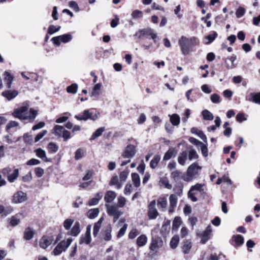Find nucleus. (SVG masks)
Masks as SVG:
<instances>
[{
  "label": "nucleus",
  "instance_id": "obj_15",
  "mask_svg": "<svg viewBox=\"0 0 260 260\" xmlns=\"http://www.w3.org/2000/svg\"><path fill=\"white\" fill-rule=\"evenodd\" d=\"M35 152L36 153V155L42 159L43 160L45 161V162H50L51 161L50 159H48L46 157V153L45 150H43L41 148H38L35 150Z\"/></svg>",
  "mask_w": 260,
  "mask_h": 260
},
{
  "label": "nucleus",
  "instance_id": "obj_19",
  "mask_svg": "<svg viewBox=\"0 0 260 260\" xmlns=\"http://www.w3.org/2000/svg\"><path fill=\"white\" fill-rule=\"evenodd\" d=\"M80 223L76 221L71 231L69 232V235L72 236H77L80 233Z\"/></svg>",
  "mask_w": 260,
  "mask_h": 260
},
{
  "label": "nucleus",
  "instance_id": "obj_21",
  "mask_svg": "<svg viewBox=\"0 0 260 260\" xmlns=\"http://www.w3.org/2000/svg\"><path fill=\"white\" fill-rule=\"evenodd\" d=\"M35 233V231L32 228H27L24 233V239L26 240H30L34 237Z\"/></svg>",
  "mask_w": 260,
  "mask_h": 260
},
{
  "label": "nucleus",
  "instance_id": "obj_28",
  "mask_svg": "<svg viewBox=\"0 0 260 260\" xmlns=\"http://www.w3.org/2000/svg\"><path fill=\"white\" fill-rule=\"evenodd\" d=\"M170 120L171 123L174 126H178L180 121V118L179 115L177 114H173L169 115Z\"/></svg>",
  "mask_w": 260,
  "mask_h": 260
},
{
  "label": "nucleus",
  "instance_id": "obj_23",
  "mask_svg": "<svg viewBox=\"0 0 260 260\" xmlns=\"http://www.w3.org/2000/svg\"><path fill=\"white\" fill-rule=\"evenodd\" d=\"M104 220V217H101L99 220L94 223L93 228V234L94 237H96L99 233V232L101 228L102 222Z\"/></svg>",
  "mask_w": 260,
  "mask_h": 260
},
{
  "label": "nucleus",
  "instance_id": "obj_29",
  "mask_svg": "<svg viewBox=\"0 0 260 260\" xmlns=\"http://www.w3.org/2000/svg\"><path fill=\"white\" fill-rule=\"evenodd\" d=\"M19 174V171L18 169H15L14 170L13 172L11 174H9L8 175L7 179L8 180L12 183L14 182V181L18 178Z\"/></svg>",
  "mask_w": 260,
  "mask_h": 260
},
{
  "label": "nucleus",
  "instance_id": "obj_2",
  "mask_svg": "<svg viewBox=\"0 0 260 260\" xmlns=\"http://www.w3.org/2000/svg\"><path fill=\"white\" fill-rule=\"evenodd\" d=\"M99 115V113L95 110H85L82 113L76 115L75 118L80 121H86L88 119L95 121L98 119Z\"/></svg>",
  "mask_w": 260,
  "mask_h": 260
},
{
  "label": "nucleus",
  "instance_id": "obj_34",
  "mask_svg": "<svg viewBox=\"0 0 260 260\" xmlns=\"http://www.w3.org/2000/svg\"><path fill=\"white\" fill-rule=\"evenodd\" d=\"M22 215V214L19 213L14 216H12L10 219V223L12 226L18 225L20 223V219L18 218V215Z\"/></svg>",
  "mask_w": 260,
  "mask_h": 260
},
{
  "label": "nucleus",
  "instance_id": "obj_17",
  "mask_svg": "<svg viewBox=\"0 0 260 260\" xmlns=\"http://www.w3.org/2000/svg\"><path fill=\"white\" fill-rule=\"evenodd\" d=\"M116 197V193L111 190L108 191L104 197V200L106 202L110 203L112 202Z\"/></svg>",
  "mask_w": 260,
  "mask_h": 260
},
{
  "label": "nucleus",
  "instance_id": "obj_64",
  "mask_svg": "<svg viewBox=\"0 0 260 260\" xmlns=\"http://www.w3.org/2000/svg\"><path fill=\"white\" fill-rule=\"evenodd\" d=\"M69 5L70 7L75 12H78L79 11V6L76 2L71 1L70 2Z\"/></svg>",
  "mask_w": 260,
  "mask_h": 260
},
{
  "label": "nucleus",
  "instance_id": "obj_42",
  "mask_svg": "<svg viewBox=\"0 0 260 260\" xmlns=\"http://www.w3.org/2000/svg\"><path fill=\"white\" fill-rule=\"evenodd\" d=\"M251 100L249 101H252L256 104H260V92L258 93H250Z\"/></svg>",
  "mask_w": 260,
  "mask_h": 260
},
{
  "label": "nucleus",
  "instance_id": "obj_11",
  "mask_svg": "<svg viewBox=\"0 0 260 260\" xmlns=\"http://www.w3.org/2000/svg\"><path fill=\"white\" fill-rule=\"evenodd\" d=\"M178 202V198L176 194H171L169 197V212L170 213H173L175 211Z\"/></svg>",
  "mask_w": 260,
  "mask_h": 260
},
{
  "label": "nucleus",
  "instance_id": "obj_48",
  "mask_svg": "<svg viewBox=\"0 0 260 260\" xmlns=\"http://www.w3.org/2000/svg\"><path fill=\"white\" fill-rule=\"evenodd\" d=\"M181 172L178 170H175L171 172V177L175 181L178 180L181 176Z\"/></svg>",
  "mask_w": 260,
  "mask_h": 260
},
{
  "label": "nucleus",
  "instance_id": "obj_18",
  "mask_svg": "<svg viewBox=\"0 0 260 260\" xmlns=\"http://www.w3.org/2000/svg\"><path fill=\"white\" fill-rule=\"evenodd\" d=\"M177 153V150L175 148H170L165 154L163 160H168L173 157H175Z\"/></svg>",
  "mask_w": 260,
  "mask_h": 260
},
{
  "label": "nucleus",
  "instance_id": "obj_35",
  "mask_svg": "<svg viewBox=\"0 0 260 260\" xmlns=\"http://www.w3.org/2000/svg\"><path fill=\"white\" fill-rule=\"evenodd\" d=\"M109 185L111 186L115 185L116 188L118 189H119L122 187L121 184L119 183L118 177L117 176H114L112 177L109 182Z\"/></svg>",
  "mask_w": 260,
  "mask_h": 260
},
{
  "label": "nucleus",
  "instance_id": "obj_63",
  "mask_svg": "<svg viewBox=\"0 0 260 260\" xmlns=\"http://www.w3.org/2000/svg\"><path fill=\"white\" fill-rule=\"evenodd\" d=\"M210 99L212 103L219 104L220 103V96L217 94L214 93L210 96Z\"/></svg>",
  "mask_w": 260,
  "mask_h": 260
},
{
  "label": "nucleus",
  "instance_id": "obj_56",
  "mask_svg": "<svg viewBox=\"0 0 260 260\" xmlns=\"http://www.w3.org/2000/svg\"><path fill=\"white\" fill-rule=\"evenodd\" d=\"M101 87V83H98L95 84L93 88V91L91 92V95L92 96H97L99 95V92H98L99 90H100V88Z\"/></svg>",
  "mask_w": 260,
  "mask_h": 260
},
{
  "label": "nucleus",
  "instance_id": "obj_43",
  "mask_svg": "<svg viewBox=\"0 0 260 260\" xmlns=\"http://www.w3.org/2000/svg\"><path fill=\"white\" fill-rule=\"evenodd\" d=\"M91 241V236L87 235L85 234L84 236L82 235L79 240V244H82L83 243H85L86 244H88L90 243Z\"/></svg>",
  "mask_w": 260,
  "mask_h": 260
},
{
  "label": "nucleus",
  "instance_id": "obj_44",
  "mask_svg": "<svg viewBox=\"0 0 260 260\" xmlns=\"http://www.w3.org/2000/svg\"><path fill=\"white\" fill-rule=\"evenodd\" d=\"M78 86L76 83L72 84L67 88V91L68 93L75 94L78 90Z\"/></svg>",
  "mask_w": 260,
  "mask_h": 260
},
{
  "label": "nucleus",
  "instance_id": "obj_60",
  "mask_svg": "<svg viewBox=\"0 0 260 260\" xmlns=\"http://www.w3.org/2000/svg\"><path fill=\"white\" fill-rule=\"evenodd\" d=\"M47 133V131L46 130H43L40 133H39L35 138V142H38L45 135H46Z\"/></svg>",
  "mask_w": 260,
  "mask_h": 260
},
{
  "label": "nucleus",
  "instance_id": "obj_59",
  "mask_svg": "<svg viewBox=\"0 0 260 260\" xmlns=\"http://www.w3.org/2000/svg\"><path fill=\"white\" fill-rule=\"evenodd\" d=\"M245 13V9L242 7H240L237 10L236 15L237 18H241L244 15Z\"/></svg>",
  "mask_w": 260,
  "mask_h": 260
},
{
  "label": "nucleus",
  "instance_id": "obj_49",
  "mask_svg": "<svg viewBox=\"0 0 260 260\" xmlns=\"http://www.w3.org/2000/svg\"><path fill=\"white\" fill-rule=\"evenodd\" d=\"M74 223V220L72 219H67L63 222V227L67 230H69Z\"/></svg>",
  "mask_w": 260,
  "mask_h": 260
},
{
  "label": "nucleus",
  "instance_id": "obj_38",
  "mask_svg": "<svg viewBox=\"0 0 260 260\" xmlns=\"http://www.w3.org/2000/svg\"><path fill=\"white\" fill-rule=\"evenodd\" d=\"M105 129V128L104 127H101L99 128L98 129L95 131V132H94L93 133L90 140L92 141L95 139L96 138L101 136L102 133L104 132Z\"/></svg>",
  "mask_w": 260,
  "mask_h": 260
},
{
  "label": "nucleus",
  "instance_id": "obj_1",
  "mask_svg": "<svg viewBox=\"0 0 260 260\" xmlns=\"http://www.w3.org/2000/svg\"><path fill=\"white\" fill-rule=\"evenodd\" d=\"M38 114L36 110L33 109H30L28 110V108L25 106H22L16 109L12 113V115L16 118L22 120H28L30 122H32Z\"/></svg>",
  "mask_w": 260,
  "mask_h": 260
},
{
  "label": "nucleus",
  "instance_id": "obj_13",
  "mask_svg": "<svg viewBox=\"0 0 260 260\" xmlns=\"http://www.w3.org/2000/svg\"><path fill=\"white\" fill-rule=\"evenodd\" d=\"M2 95L10 101L17 96L18 92L16 90H8L2 92Z\"/></svg>",
  "mask_w": 260,
  "mask_h": 260
},
{
  "label": "nucleus",
  "instance_id": "obj_10",
  "mask_svg": "<svg viewBox=\"0 0 260 260\" xmlns=\"http://www.w3.org/2000/svg\"><path fill=\"white\" fill-rule=\"evenodd\" d=\"M136 154V148L133 145H129L126 146L124 151L122 153V156L124 158L133 157Z\"/></svg>",
  "mask_w": 260,
  "mask_h": 260
},
{
  "label": "nucleus",
  "instance_id": "obj_22",
  "mask_svg": "<svg viewBox=\"0 0 260 260\" xmlns=\"http://www.w3.org/2000/svg\"><path fill=\"white\" fill-rule=\"evenodd\" d=\"M4 81L6 84V86L8 88H10L11 86V84L13 80V77L11 74L7 71H5L4 74Z\"/></svg>",
  "mask_w": 260,
  "mask_h": 260
},
{
  "label": "nucleus",
  "instance_id": "obj_62",
  "mask_svg": "<svg viewBox=\"0 0 260 260\" xmlns=\"http://www.w3.org/2000/svg\"><path fill=\"white\" fill-rule=\"evenodd\" d=\"M234 241L238 245H241L243 243L244 238L242 236L238 235L234 237Z\"/></svg>",
  "mask_w": 260,
  "mask_h": 260
},
{
  "label": "nucleus",
  "instance_id": "obj_40",
  "mask_svg": "<svg viewBox=\"0 0 260 260\" xmlns=\"http://www.w3.org/2000/svg\"><path fill=\"white\" fill-rule=\"evenodd\" d=\"M132 178L135 186L136 187H139L140 184V178L139 175L137 173H132Z\"/></svg>",
  "mask_w": 260,
  "mask_h": 260
},
{
  "label": "nucleus",
  "instance_id": "obj_27",
  "mask_svg": "<svg viewBox=\"0 0 260 260\" xmlns=\"http://www.w3.org/2000/svg\"><path fill=\"white\" fill-rule=\"evenodd\" d=\"M106 207L107 208V213L110 216H113L119 211L118 209V207L114 205H106Z\"/></svg>",
  "mask_w": 260,
  "mask_h": 260
},
{
  "label": "nucleus",
  "instance_id": "obj_39",
  "mask_svg": "<svg viewBox=\"0 0 260 260\" xmlns=\"http://www.w3.org/2000/svg\"><path fill=\"white\" fill-rule=\"evenodd\" d=\"M192 247L191 243L188 241L184 242L182 246V251L184 254H188Z\"/></svg>",
  "mask_w": 260,
  "mask_h": 260
},
{
  "label": "nucleus",
  "instance_id": "obj_33",
  "mask_svg": "<svg viewBox=\"0 0 260 260\" xmlns=\"http://www.w3.org/2000/svg\"><path fill=\"white\" fill-rule=\"evenodd\" d=\"M99 212L98 208L91 209L87 212V216L90 219H94L98 216Z\"/></svg>",
  "mask_w": 260,
  "mask_h": 260
},
{
  "label": "nucleus",
  "instance_id": "obj_3",
  "mask_svg": "<svg viewBox=\"0 0 260 260\" xmlns=\"http://www.w3.org/2000/svg\"><path fill=\"white\" fill-rule=\"evenodd\" d=\"M201 169L202 167L197 163H193L188 168L186 174L183 177V179L186 182L191 181Z\"/></svg>",
  "mask_w": 260,
  "mask_h": 260
},
{
  "label": "nucleus",
  "instance_id": "obj_31",
  "mask_svg": "<svg viewBox=\"0 0 260 260\" xmlns=\"http://www.w3.org/2000/svg\"><path fill=\"white\" fill-rule=\"evenodd\" d=\"M160 155H158V154L155 155L153 157V158L150 161V168L152 169H155L157 167L159 162L160 161Z\"/></svg>",
  "mask_w": 260,
  "mask_h": 260
},
{
  "label": "nucleus",
  "instance_id": "obj_46",
  "mask_svg": "<svg viewBox=\"0 0 260 260\" xmlns=\"http://www.w3.org/2000/svg\"><path fill=\"white\" fill-rule=\"evenodd\" d=\"M111 232L112 228L111 225L108 226L106 230L104 232L105 237L104 239L105 241H110L111 239Z\"/></svg>",
  "mask_w": 260,
  "mask_h": 260
},
{
  "label": "nucleus",
  "instance_id": "obj_53",
  "mask_svg": "<svg viewBox=\"0 0 260 260\" xmlns=\"http://www.w3.org/2000/svg\"><path fill=\"white\" fill-rule=\"evenodd\" d=\"M203 184L197 183L195 184L194 185H193L191 187L190 189L191 191H194L197 190L200 192H202L204 190L203 189Z\"/></svg>",
  "mask_w": 260,
  "mask_h": 260
},
{
  "label": "nucleus",
  "instance_id": "obj_52",
  "mask_svg": "<svg viewBox=\"0 0 260 260\" xmlns=\"http://www.w3.org/2000/svg\"><path fill=\"white\" fill-rule=\"evenodd\" d=\"M48 148L52 153H56L58 150V146L53 142L48 144Z\"/></svg>",
  "mask_w": 260,
  "mask_h": 260
},
{
  "label": "nucleus",
  "instance_id": "obj_41",
  "mask_svg": "<svg viewBox=\"0 0 260 260\" xmlns=\"http://www.w3.org/2000/svg\"><path fill=\"white\" fill-rule=\"evenodd\" d=\"M179 238L178 236H174L171 240L170 245L172 248L175 249L178 244Z\"/></svg>",
  "mask_w": 260,
  "mask_h": 260
},
{
  "label": "nucleus",
  "instance_id": "obj_30",
  "mask_svg": "<svg viewBox=\"0 0 260 260\" xmlns=\"http://www.w3.org/2000/svg\"><path fill=\"white\" fill-rule=\"evenodd\" d=\"M168 204L167 199L165 197H160L157 200V206L163 210L165 209Z\"/></svg>",
  "mask_w": 260,
  "mask_h": 260
},
{
  "label": "nucleus",
  "instance_id": "obj_6",
  "mask_svg": "<svg viewBox=\"0 0 260 260\" xmlns=\"http://www.w3.org/2000/svg\"><path fill=\"white\" fill-rule=\"evenodd\" d=\"M72 36L70 34H64L57 37H53L51 41L56 46H60L61 43H67L71 41Z\"/></svg>",
  "mask_w": 260,
  "mask_h": 260
},
{
  "label": "nucleus",
  "instance_id": "obj_25",
  "mask_svg": "<svg viewBox=\"0 0 260 260\" xmlns=\"http://www.w3.org/2000/svg\"><path fill=\"white\" fill-rule=\"evenodd\" d=\"M64 131V128L63 126L59 125H56L52 129V134L58 137H61Z\"/></svg>",
  "mask_w": 260,
  "mask_h": 260
},
{
  "label": "nucleus",
  "instance_id": "obj_55",
  "mask_svg": "<svg viewBox=\"0 0 260 260\" xmlns=\"http://www.w3.org/2000/svg\"><path fill=\"white\" fill-rule=\"evenodd\" d=\"M183 185L182 184H179L176 188L175 189V192L176 196L181 197L183 192Z\"/></svg>",
  "mask_w": 260,
  "mask_h": 260
},
{
  "label": "nucleus",
  "instance_id": "obj_58",
  "mask_svg": "<svg viewBox=\"0 0 260 260\" xmlns=\"http://www.w3.org/2000/svg\"><path fill=\"white\" fill-rule=\"evenodd\" d=\"M131 16L134 19L139 18L143 16V13L140 10H135L132 12Z\"/></svg>",
  "mask_w": 260,
  "mask_h": 260
},
{
  "label": "nucleus",
  "instance_id": "obj_50",
  "mask_svg": "<svg viewBox=\"0 0 260 260\" xmlns=\"http://www.w3.org/2000/svg\"><path fill=\"white\" fill-rule=\"evenodd\" d=\"M126 203V199L122 196H119L117 199V207L119 208L123 207Z\"/></svg>",
  "mask_w": 260,
  "mask_h": 260
},
{
  "label": "nucleus",
  "instance_id": "obj_20",
  "mask_svg": "<svg viewBox=\"0 0 260 260\" xmlns=\"http://www.w3.org/2000/svg\"><path fill=\"white\" fill-rule=\"evenodd\" d=\"M188 153L186 151L181 152L178 157L177 160L178 163L181 166H185L186 161L187 159Z\"/></svg>",
  "mask_w": 260,
  "mask_h": 260
},
{
  "label": "nucleus",
  "instance_id": "obj_54",
  "mask_svg": "<svg viewBox=\"0 0 260 260\" xmlns=\"http://www.w3.org/2000/svg\"><path fill=\"white\" fill-rule=\"evenodd\" d=\"M140 234L138 230L136 229H133L128 234V238L133 239Z\"/></svg>",
  "mask_w": 260,
  "mask_h": 260
},
{
  "label": "nucleus",
  "instance_id": "obj_12",
  "mask_svg": "<svg viewBox=\"0 0 260 260\" xmlns=\"http://www.w3.org/2000/svg\"><path fill=\"white\" fill-rule=\"evenodd\" d=\"M53 241L52 237L43 236L40 240V246L43 249H46L50 245Z\"/></svg>",
  "mask_w": 260,
  "mask_h": 260
},
{
  "label": "nucleus",
  "instance_id": "obj_36",
  "mask_svg": "<svg viewBox=\"0 0 260 260\" xmlns=\"http://www.w3.org/2000/svg\"><path fill=\"white\" fill-rule=\"evenodd\" d=\"M203 119L205 120H212L214 118L213 114L208 110H204L202 112Z\"/></svg>",
  "mask_w": 260,
  "mask_h": 260
},
{
  "label": "nucleus",
  "instance_id": "obj_45",
  "mask_svg": "<svg viewBox=\"0 0 260 260\" xmlns=\"http://www.w3.org/2000/svg\"><path fill=\"white\" fill-rule=\"evenodd\" d=\"M159 183L161 185L165 186V187L169 189H171L172 187V186L169 183V181L167 177H162L160 179L159 181Z\"/></svg>",
  "mask_w": 260,
  "mask_h": 260
},
{
  "label": "nucleus",
  "instance_id": "obj_37",
  "mask_svg": "<svg viewBox=\"0 0 260 260\" xmlns=\"http://www.w3.org/2000/svg\"><path fill=\"white\" fill-rule=\"evenodd\" d=\"M181 222L182 221L180 217H175L173 221L172 230L177 231L180 226Z\"/></svg>",
  "mask_w": 260,
  "mask_h": 260
},
{
  "label": "nucleus",
  "instance_id": "obj_5",
  "mask_svg": "<svg viewBox=\"0 0 260 260\" xmlns=\"http://www.w3.org/2000/svg\"><path fill=\"white\" fill-rule=\"evenodd\" d=\"M135 36L138 38H141L145 37L147 38H151L154 42H156L155 39L157 38V35L154 30L150 28H144L139 30L136 32Z\"/></svg>",
  "mask_w": 260,
  "mask_h": 260
},
{
  "label": "nucleus",
  "instance_id": "obj_8",
  "mask_svg": "<svg viewBox=\"0 0 260 260\" xmlns=\"http://www.w3.org/2000/svg\"><path fill=\"white\" fill-rule=\"evenodd\" d=\"M163 246V241L160 237H153L149 245L150 251L157 252Z\"/></svg>",
  "mask_w": 260,
  "mask_h": 260
},
{
  "label": "nucleus",
  "instance_id": "obj_57",
  "mask_svg": "<svg viewBox=\"0 0 260 260\" xmlns=\"http://www.w3.org/2000/svg\"><path fill=\"white\" fill-rule=\"evenodd\" d=\"M188 41L189 43L190 47H194L199 44V40L195 37H191L188 38Z\"/></svg>",
  "mask_w": 260,
  "mask_h": 260
},
{
  "label": "nucleus",
  "instance_id": "obj_16",
  "mask_svg": "<svg viewBox=\"0 0 260 260\" xmlns=\"http://www.w3.org/2000/svg\"><path fill=\"white\" fill-rule=\"evenodd\" d=\"M212 232L211 225H208L202 234L201 242L205 244L209 239V236Z\"/></svg>",
  "mask_w": 260,
  "mask_h": 260
},
{
  "label": "nucleus",
  "instance_id": "obj_7",
  "mask_svg": "<svg viewBox=\"0 0 260 260\" xmlns=\"http://www.w3.org/2000/svg\"><path fill=\"white\" fill-rule=\"evenodd\" d=\"M179 44L181 47V50L183 55L188 54L190 51V46L188 41V38L184 36H182L178 41Z\"/></svg>",
  "mask_w": 260,
  "mask_h": 260
},
{
  "label": "nucleus",
  "instance_id": "obj_61",
  "mask_svg": "<svg viewBox=\"0 0 260 260\" xmlns=\"http://www.w3.org/2000/svg\"><path fill=\"white\" fill-rule=\"evenodd\" d=\"M217 33L216 32H213V33L209 35L208 36L206 37V39L208 40V42L207 44H209L211 43L213 40L215 39V38L217 37Z\"/></svg>",
  "mask_w": 260,
  "mask_h": 260
},
{
  "label": "nucleus",
  "instance_id": "obj_24",
  "mask_svg": "<svg viewBox=\"0 0 260 260\" xmlns=\"http://www.w3.org/2000/svg\"><path fill=\"white\" fill-rule=\"evenodd\" d=\"M191 132L192 134L198 135L204 142H207V137L202 131L199 130L196 127H192L191 129Z\"/></svg>",
  "mask_w": 260,
  "mask_h": 260
},
{
  "label": "nucleus",
  "instance_id": "obj_26",
  "mask_svg": "<svg viewBox=\"0 0 260 260\" xmlns=\"http://www.w3.org/2000/svg\"><path fill=\"white\" fill-rule=\"evenodd\" d=\"M147 242V237L145 235H141L137 239L136 243L139 247H143Z\"/></svg>",
  "mask_w": 260,
  "mask_h": 260
},
{
  "label": "nucleus",
  "instance_id": "obj_14",
  "mask_svg": "<svg viewBox=\"0 0 260 260\" xmlns=\"http://www.w3.org/2000/svg\"><path fill=\"white\" fill-rule=\"evenodd\" d=\"M237 59V57L235 55L233 54L231 56L228 57L225 61L226 63V68L228 69H232L236 67V64L235 63V61Z\"/></svg>",
  "mask_w": 260,
  "mask_h": 260
},
{
  "label": "nucleus",
  "instance_id": "obj_51",
  "mask_svg": "<svg viewBox=\"0 0 260 260\" xmlns=\"http://www.w3.org/2000/svg\"><path fill=\"white\" fill-rule=\"evenodd\" d=\"M127 224L125 223L123 225V226L119 230L117 236L118 238H120L124 236L127 228Z\"/></svg>",
  "mask_w": 260,
  "mask_h": 260
},
{
  "label": "nucleus",
  "instance_id": "obj_47",
  "mask_svg": "<svg viewBox=\"0 0 260 260\" xmlns=\"http://www.w3.org/2000/svg\"><path fill=\"white\" fill-rule=\"evenodd\" d=\"M187 155L188 156V159L190 160H192L193 159H197L199 157V155L196 150L194 149H191L190 150H189Z\"/></svg>",
  "mask_w": 260,
  "mask_h": 260
},
{
  "label": "nucleus",
  "instance_id": "obj_4",
  "mask_svg": "<svg viewBox=\"0 0 260 260\" xmlns=\"http://www.w3.org/2000/svg\"><path fill=\"white\" fill-rule=\"evenodd\" d=\"M72 242L71 238L68 239L67 240H62L55 247L53 251L54 255L57 256L60 255L62 252L65 251L69 247Z\"/></svg>",
  "mask_w": 260,
  "mask_h": 260
},
{
  "label": "nucleus",
  "instance_id": "obj_9",
  "mask_svg": "<svg viewBox=\"0 0 260 260\" xmlns=\"http://www.w3.org/2000/svg\"><path fill=\"white\" fill-rule=\"evenodd\" d=\"M26 200V193L22 191H18L13 194L12 202L14 204H21L24 202Z\"/></svg>",
  "mask_w": 260,
  "mask_h": 260
},
{
  "label": "nucleus",
  "instance_id": "obj_32",
  "mask_svg": "<svg viewBox=\"0 0 260 260\" xmlns=\"http://www.w3.org/2000/svg\"><path fill=\"white\" fill-rule=\"evenodd\" d=\"M158 214L159 213L156 208H148V216L149 219H155Z\"/></svg>",
  "mask_w": 260,
  "mask_h": 260
}]
</instances>
